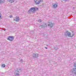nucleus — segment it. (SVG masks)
<instances>
[{"instance_id":"a211bd4d","label":"nucleus","mask_w":76,"mask_h":76,"mask_svg":"<svg viewBox=\"0 0 76 76\" xmlns=\"http://www.w3.org/2000/svg\"><path fill=\"white\" fill-rule=\"evenodd\" d=\"M12 15H10V17L11 18H12Z\"/></svg>"},{"instance_id":"423d86ee","label":"nucleus","mask_w":76,"mask_h":76,"mask_svg":"<svg viewBox=\"0 0 76 76\" xmlns=\"http://www.w3.org/2000/svg\"><path fill=\"white\" fill-rule=\"evenodd\" d=\"M41 1V0H34L35 3L37 5L39 4L40 3Z\"/></svg>"},{"instance_id":"dca6fc26","label":"nucleus","mask_w":76,"mask_h":76,"mask_svg":"<svg viewBox=\"0 0 76 76\" xmlns=\"http://www.w3.org/2000/svg\"><path fill=\"white\" fill-rule=\"evenodd\" d=\"M2 66L3 67H6V65L5 64H3L2 65Z\"/></svg>"},{"instance_id":"0eeeda50","label":"nucleus","mask_w":76,"mask_h":76,"mask_svg":"<svg viewBox=\"0 0 76 76\" xmlns=\"http://www.w3.org/2000/svg\"><path fill=\"white\" fill-rule=\"evenodd\" d=\"M48 26H49V27H50V28H52V27L54 25V24L53 23H52L51 22H50L48 23Z\"/></svg>"},{"instance_id":"20e7f679","label":"nucleus","mask_w":76,"mask_h":76,"mask_svg":"<svg viewBox=\"0 0 76 76\" xmlns=\"http://www.w3.org/2000/svg\"><path fill=\"white\" fill-rule=\"evenodd\" d=\"M70 72H72L73 74H76V68H73L70 71Z\"/></svg>"},{"instance_id":"ddd939ff","label":"nucleus","mask_w":76,"mask_h":76,"mask_svg":"<svg viewBox=\"0 0 76 76\" xmlns=\"http://www.w3.org/2000/svg\"><path fill=\"white\" fill-rule=\"evenodd\" d=\"M74 67H76V63L75 62L74 63Z\"/></svg>"},{"instance_id":"7ed1b4c3","label":"nucleus","mask_w":76,"mask_h":76,"mask_svg":"<svg viewBox=\"0 0 76 76\" xmlns=\"http://www.w3.org/2000/svg\"><path fill=\"white\" fill-rule=\"evenodd\" d=\"M14 38H15V37H13V36H10L7 39L9 40L10 41H13Z\"/></svg>"},{"instance_id":"f8f14e48","label":"nucleus","mask_w":76,"mask_h":76,"mask_svg":"<svg viewBox=\"0 0 76 76\" xmlns=\"http://www.w3.org/2000/svg\"><path fill=\"white\" fill-rule=\"evenodd\" d=\"M15 1L14 0H10V3H13Z\"/></svg>"},{"instance_id":"4be33fe9","label":"nucleus","mask_w":76,"mask_h":76,"mask_svg":"<svg viewBox=\"0 0 76 76\" xmlns=\"http://www.w3.org/2000/svg\"><path fill=\"white\" fill-rule=\"evenodd\" d=\"M64 1H67V0H64Z\"/></svg>"},{"instance_id":"2eb2a0df","label":"nucleus","mask_w":76,"mask_h":76,"mask_svg":"<svg viewBox=\"0 0 76 76\" xmlns=\"http://www.w3.org/2000/svg\"><path fill=\"white\" fill-rule=\"evenodd\" d=\"M38 22H42V20H38Z\"/></svg>"},{"instance_id":"f3484780","label":"nucleus","mask_w":76,"mask_h":76,"mask_svg":"<svg viewBox=\"0 0 76 76\" xmlns=\"http://www.w3.org/2000/svg\"><path fill=\"white\" fill-rule=\"evenodd\" d=\"M54 50H57V48L56 47H54Z\"/></svg>"},{"instance_id":"412c9836","label":"nucleus","mask_w":76,"mask_h":76,"mask_svg":"<svg viewBox=\"0 0 76 76\" xmlns=\"http://www.w3.org/2000/svg\"><path fill=\"white\" fill-rule=\"evenodd\" d=\"M45 48H46V49H47L48 48L46 47H45Z\"/></svg>"},{"instance_id":"aec40b11","label":"nucleus","mask_w":76,"mask_h":76,"mask_svg":"<svg viewBox=\"0 0 76 76\" xmlns=\"http://www.w3.org/2000/svg\"><path fill=\"white\" fill-rule=\"evenodd\" d=\"M1 15L0 14V18H1Z\"/></svg>"},{"instance_id":"9d476101","label":"nucleus","mask_w":76,"mask_h":76,"mask_svg":"<svg viewBox=\"0 0 76 76\" xmlns=\"http://www.w3.org/2000/svg\"><path fill=\"white\" fill-rule=\"evenodd\" d=\"M47 26V24L46 23L42 25H41L39 26V27L40 28H45Z\"/></svg>"},{"instance_id":"4468645a","label":"nucleus","mask_w":76,"mask_h":76,"mask_svg":"<svg viewBox=\"0 0 76 76\" xmlns=\"http://www.w3.org/2000/svg\"><path fill=\"white\" fill-rule=\"evenodd\" d=\"M3 3V0H0V3Z\"/></svg>"},{"instance_id":"f03ea898","label":"nucleus","mask_w":76,"mask_h":76,"mask_svg":"<svg viewBox=\"0 0 76 76\" xmlns=\"http://www.w3.org/2000/svg\"><path fill=\"white\" fill-rule=\"evenodd\" d=\"M38 8L32 7L30 9L29 11H31V12H35L36 10H38Z\"/></svg>"},{"instance_id":"9b49d317","label":"nucleus","mask_w":76,"mask_h":76,"mask_svg":"<svg viewBox=\"0 0 76 76\" xmlns=\"http://www.w3.org/2000/svg\"><path fill=\"white\" fill-rule=\"evenodd\" d=\"M34 57H38V54H34L33 55Z\"/></svg>"},{"instance_id":"f257e3e1","label":"nucleus","mask_w":76,"mask_h":76,"mask_svg":"<svg viewBox=\"0 0 76 76\" xmlns=\"http://www.w3.org/2000/svg\"><path fill=\"white\" fill-rule=\"evenodd\" d=\"M65 35H66V37L67 36V37H73V36L74 34H72V35L71 34V33L67 31L65 33Z\"/></svg>"},{"instance_id":"6e6552de","label":"nucleus","mask_w":76,"mask_h":76,"mask_svg":"<svg viewBox=\"0 0 76 76\" xmlns=\"http://www.w3.org/2000/svg\"><path fill=\"white\" fill-rule=\"evenodd\" d=\"M19 69H18L17 71H15V74L16 76H19Z\"/></svg>"},{"instance_id":"39448f33","label":"nucleus","mask_w":76,"mask_h":76,"mask_svg":"<svg viewBox=\"0 0 76 76\" xmlns=\"http://www.w3.org/2000/svg\"><path fill=\"white\" fill-rule=\"evenodd\" d=\"M14 21H16V22H18L20 20V18L19 17H16L14 18L13 20Z\"/></svg>"},{"instance_id":"1a4fd4ad","label":"nucleus","mask_w":76,"mask_h":76,"mask_svg":"<svg viewBox=\"0 0 76 76\" xmlns=\"http://www.w3.org/2000/svg\"><path fill=\"white\" fill-rule=\"evenodd\" d=\"M52 4L53 9H56L58 6V5L57 4Z\"/></svg>"},{"instance_id":"5701e85b","label":"nucleus","mask_w":76,"mask_h":76,"mask_svg":"<svg viewBox=\"0 0 76 76\" xmlns=\"http://www.w3.org/2000/svg\"><path fill=\"white\" fill-rule=\"evenodd\" d=\"M6 29H4V31H6Z\"/></svg>"},{"instance_id":"6ab92c4d","label":"nucleus","mask_w":76,"mask_h":76,"mask_svg":"<svg viewBox=\"0 0 76 76\" xmlns=\"http://www.w3.org/2000/svg\"><path fill=\"white\" fill-rule=\"evenodd\" d=\"M20 61H23V59H20Z\"/></svg>"}]
</instances>
